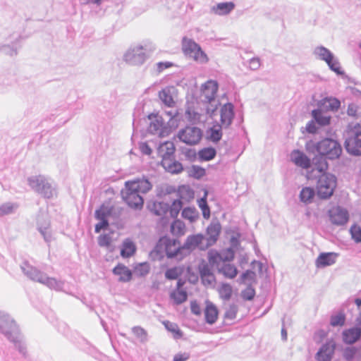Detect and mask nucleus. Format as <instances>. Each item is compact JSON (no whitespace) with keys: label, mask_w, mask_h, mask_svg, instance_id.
Returning <instances> with one entry per match:
<instances>
[{"label":"nucleus","mask_w":361,"mask_h":361,"mask_svg":"<svg viewBox=\"0 0 361 361\" xmlns=\"http://www.w3.org/2000/svg\"><path fill=\"white\" fill-rule=\"evenodd\" d=\"M255 277V273L252 271H246L242 276V279L244 281L249 280L252 281Z\"/></svg>","instance_id":"052dcab7"},{"label":"nucleus","mask_w":361,"mask_h":361,"mask_svg":"<svg viewBox=\"0 0 361 361\" xmlns=\"http://www.w3.org/2000/svg\"><path fill=\"white\" fill-rule=\"evenodd\" d=\"M340 102L335 98H324L319 103V107L325 111H336L340 107Z\"/></svg>","instance_id":"b1692460"},{"label":"nucleus","mask_w":361,"mask_h":361,"mask_svg":"<svg viewBox=\"0 0 361 361\" xmlns=\"http://www.w3.org/2000/svg\"><path fill=\"white\" fill-rule=\"evenodd\" d=\"M202 280L204 284H212V282L214 281V276L213 274L208 273H202Z\"/></svg>","instance_id":"6e6d98bb"},{"label":"nucleus","mask_w":361,"mask_h":361,"mask_svg":"<svg viewBox=\"0 0 361 361\" xmlns=\"http://www.w3.org/2000/svg\"><path fill=\"white\" fill-rule=\"evenodd\" d=\"M98 245L106 249L105 255V259L108 262L114 261L118 256H114V252L116 250V246L114 245V240L110 233L101 234L97 238Z\"/></svg>","instance_id":"6e6552de"},{"label":"nucleus","mask_w":361,"mask_h":361,"mask_svg":"<svg viewBox=\"0 0 361 361\" xmlns=\"http://www.w3.org/2000/svg\"><path fill=\"white\" fill-rule=\"evenodd\" d=\"M324 109L319 108V109L313 110L312 115L316 122L320 126H327L330 123L331 116L324 112Z\"/></svg>","instance_id":"412c9836"},{"label":"nucleus","mask_w":361,"mask_h":361,"mask_svg":"<svg viewBox=\"0 0 361 361\" xmlns=\"http://www.w3.org/2000/svg\"><path fill=\"white\" fill-rule=\"evenodd\" d=\"M149 271V265L147 262L140 263L135 266L134 273L137 276H143L147 274Z\"/></svg>","instance_id":"e433bc0d"},{"label":"nucleus","mask_w":361,"mask_h":361,"mask_svg":"<svg viewBox=\"0 0 361 361\" xmlns=\"http://www.w3.org/2000/svg\"><path fill=\"white\" fill-rule=\"evenodd\" d=\"M152 188V184L145 178L128 180L125 183V188L121 194L124 201L130 207L140 209L144 200L140 193H146Z\"/></svg>","instance_id":"f257e3e1"},{"label":"nucleus","mask_w":361,"mask_h":361,"mask_svg":"<svg viewBox=\"0 0 361 361\" xmlns=\"http://www.w3.org/2000/svg\"><path fill=\"white\" fill-rule=\"evenodd\" d=\"M163 324L165 328L173 334L176 339L180 338L183 336V332L179 329L177 324L169 321H164L163 322Z\"/></svg>","instance_id":"c85d7f7f"},{"label":"nucleus","mask_w":361,"mask_h":361,"mask_svg":"<svg viewBox=\"0 0 361 361\" xmlns=\"http://www.w3.org/2000/svg\"><path fill=\"white\" fill-rule=\"evenodd\" d=\"M111 210L106 207L102 205L98 210L96 211L95 215L97 219H106V217L110 214Z\"/></svg>","instance_id":"a18cd8bd"},{"label":"nucleus","mask_w":361,"mask_h":361,"mask_svg":"<svg viewBox=\"0 0 361 361\" xmlns=\"http://www.w3.org/2000/svg\"><path fill=\"white\" fill-rule=\"evenodd\" d=\"M218 90V83L215 80H208L202 87V97L205 102H211L216 97Z\"/></svg>","instance_id":"9b49d317"},{"label":"nucleus","mask_w":361,"mask_h":361,"mask_svg":"<svg viewBox=\"0 0 361 361\" xmlns=\"http://www.w3.org/2000/svg\"><path fill=\"white\" fill-rule=\"evenodd\" d=\"M136 252L135 244L129 238L126 239L122 244L121 255L123 258H128L133 256Z\"/></svg>","instance_id":"6ab92c4d"},{"label":"nucleus","mask_w":361,"mask_h":361,"mask_svg":"<svg viewBox=\"0 0 361 361\" xmlns=\"http://www.w3.org/2000/svg\"><path fill=\"white\" fill-rule=\"evenodd\" d=\"M306 130L310 133H315L317 127L313 121L309 122L306 126Z\"/></svg>","instance_id":"e2e57ef3"},{"label":"nucleus","mask_w":361,"mask_h":361,"mask_svg":"<svg viewBox=\"0 0 361 361\" xmlns=\"http://www.w3.org/2000/svg\"><path fill=\"white\" fill-rule=\"evenodd\" d=\"M336 343L331 340L323 345L317 353V361H331L334 353Z\"/></svg>","instance_id":"1a4fd4ad"},{"label":"nucleus","mask_w":361,"mask_h":361,"mask_svg":"<svg viewBox=\"0 0 361 361\" xmlns=\"http://www.w3.org/2000/svg\"><path fill=\"white\" fill-rule=\"evenodd\" d=\"M326 63L328 64L329 68L336 73H342V72L341 71V66L339 63L336 60H335L334 57L332 58V59H331V61H329V62Z\"/></svg>","instance_id":"603ef678"},{"label":"nucleus","mask_w":361,"mask_h":361,"mask_svg":"<svg viewBox=\"0 0 361 361\" xmlns=\"http://www.w3.org/2000/svg\"><path fill=\"white\" fill-rule=\"evenodd\" d=\"M183 273V269L178 267H175L167 269L165 272V276L168 279H176Z\"/></svg>","instance_id":"4c0bfd02"},{"label":"nucleus","mask_w":361,"mask_h":361,"mask_svg":"<svg viewBox=\"0 0 361 361\" xmlns=\"http://www.w3.org/2000/svg\"><path fill=\"white\" fill-rule=\"evenodd\" d=\"M238 307L235 305H230L226 310L224 317L226 319L232 320L236 317Z\"/></svg>","instance_id":"c03bdc74"},{"label":"nucleus","mask_w":361,"mask_h":361,"mask_svg":"<svg viewBox=\"0 0 361 361\" xmlns=\"http://www.w3.org/2000/svg\"><path fill=\"white\" fill-rule=\"evenodd\" d=\"M337 179L329 173L321 174L317 179L316 190L320 199L326 200L331 197L336 188Z\"/></svg>","instance_id":"7ed1b4c3"},{"label":"nucleus","mask_w":361,"mask_h":361,"mask_svg":"<svg viewBox=\"0 0 361 361\" xmlns=\"http://www.w3.org/2000/svg\"><path fill=\"white\" fill-rule=\"evenodd\" d=\"M357 324L360 326V329H361V312L360 313V315H359V317L357 319Z\"/></svg>","instance_id":"774afa93"},{"label":"nucleus","mask_w":361,"mask_h":361,"mask_svg":"<svg viewBox=\"0 0 361 361\" xmlns=\"http://www.w3.org/2000/svg\"><path fill=\"white\" fill-rule=\"evenodd\" d=\"M183 282L179 280L177 282V288L174 290L171 293V298L173 300L174 303L176 305L181 304L186 301L188 295L186 291L180 289V287L183 286Z\"/></svg>","instance_id":"a211bd4d"},{"label":"nucleus","mask_w":361,"mask_h":361,"mask_svg":"<svg viewBox=\"0 0 361 361\" xmlns=\"http://www.w3.org/2000/svg\"><path fill=\"white\" fill-rule=\"evenodd\" d=\"M204 236L202 234L189 235L184 245H182L184 249L192 250L198 246L203 240Z\"/></svg>","instance_id":"a878e982"},{"label":"nucleus","mask_w":361,"mask_h":361,"mask_svg":"<svg viewBox=\"0 0 361 361\" xmlns=\"http://www.w3.org/2000/svg\"><path fill=\"white\" fill-rule=\"evenodd\" d=\"M355 304L357 305V307H360L361 306V299L360 298H357L355 300Z\"/></svg>","instance_id":"338daca9"},{"label":"nucleus","mask_w":361,"mask_h":361,"mask_svg":"<svg viewBox=\"0 0 361 361\" xmlns=\"http://www.w3.org/2000/svg\"><path fill=\"white\" fill-rule=\"evenodd\" d=\"M220 113L222 126L224 128L228 127L234 116L233 105L230 103L224 104L221 107Z\"/></svg>","instance_id":"4468645a"},{"label":"nucleus","mask_w":361,"mask_h":361,"mask_svg":"<svg viewBox=\"0 0 361 361\" xmlns=\"http://www.w3.org/2000/svg\"><path fill=\"white\" fill-rule=\"evenodd\" d=\"M140 149L143 154H147V155L151 154V153L152 152V149L149 147V146L146 142L141 143L140 145Z\"/></svg>","instance_id":"680f3d73"},{"label":"nucleus","mask_w":361,"mask_h":361,"mask_svg":"<svg viewBox=\"0 0 361 361\" xmlns=\"http://www.w3.org/2000/svg\"><path fill=\"white\" fill-rule=\"evenodd\" d=\"M222 125L215 124L208 130V138L213 142H219L222 137Z\"/></svg>","instance_id":"cd10ccee"},{"label":"nucleus","mask_w":361,"mask_h":361,"mask_svg":"<svg viewBox=\"0 0 361 361\" xmlns=\"http://www.w3.org/2000/svg\"><path fill=\"white\" fill-rule=\"evenodd\" d=\"M172 66H173V63L169 61L159 62L157 63V71L158 73H160L164 70L171 68Z\"/></svg>","instance_id":"864d4df0"},{"label":"nucleus","mask_w":361,"mask_h":361,"mask_svg":"<svg viewBox=\"0 0 361 361\" xmlns=\"http://www.w3.org/2000/svg\"><path fill=\"white\" fill-rule=\"evenodd\" d=\"M100 221L99 223L97 224L95 226V232L99 233L101 230L106 229L109 226V222L106 219H99Z\"/></svg>","instance_id":"5fc2aeb1"},{"label":"nucleus","mask_w":361,"mask_h":361,"mask_svg":"<svg viewBox=\"0 0 361 361\" xmlns=\"http://www.w3.org/2000/svg\"><path fill=\"white\" fill-rule=\"evenodd\" d=\"M171 233L173 235H183L185 233V224L179 220H175L171 225Z\"/></svg>","instance_id":"c756f323"},{"label":"nucleus","mask_w":361,"mask_h":361,"mask_svg":"<svg viewBox=\"0 0 361 361\" xmlns=\"http://www.w3.org/2000/svg\"><path fill=\"white\" fill-rule=\"evenodd\" d=\"M345 317L343 313H338L331 317V325L333 326H343L345 323Z\"/></svg>","instance_id":"ea45409f"},{"label":"nucleus","mask_w":361,"mask_h":361,"mask_svg":"<svg viewBox=\"0 0 361 361\" xmlns=\"http://www.w3.org/2000/svg\"><path fill=\"white\" fill-rule=\"evenodd\" d=\"M178 192L180 193V197L181 200L184 199V197L183 196V194L184 192L188 194L189 199L193 198V192L189 188H186L185 186L181 187L179 189Z\"/></svg>","instance_id":"13d9d810"},{"label":"nucleus","mask_w":361,"mask_h":361,"mask_svg":"<svg viewBox=\"0 0 361 361\" xmlns=\"http://www.w3.org/2000/svg\"><path fill=\"white\" fill-rule=\"evenodd\" d=\"M290 160L296 166L307 169L311 166V160L302 152L295 149L290 154Z\"/></svg>","instance_id":"f8f14e48"},{"label":"nucleus","mask_w":361,"mask_h":361,"mask_svg":"<svg viewBox=\"0 0 361 361\" xmlns=\"http://www.w3.org/2000/svg\"><path fill=\"white\" fill-rule=\"evenodd\" d=\"M315 53L318 55L320 59L324 61L326 63L329 62V61H331L334 57L330 51L323 47H317L315 50Z\"/></svg>","instance_id":"f704fd0d"},{"label":"nucleus","mask_w":361,"mask_h":361,"mask_svg":"<svg viewBox=\"0 0 361 361\" xmlns=\"http://www.w3.org/2000/svg\"><path fill=\"white\" fill-rule=\"evenodd\" d=\"M189 357L187 355H176L173 361H185Z\"/></svg>","instance_id":"69168bd1"},{"label":"nucleus","mask_w":361,"mask_h":361,"mask_svg":"<svg viewBox=\"0 0 361 361\" xmlns=\"http://www.w3.org/2000/svg\"><path fill=\"white\" fill-rule=\"evenodd\" d=\"M345 146L350 154L361 155V125L360 123L348 125Z\"/></svg>","instance_id":"f03ea898"},{"label":"nucleus","mask_w":361,"mask_h":361,"mask_svg":"<svg viewBox=\"0 0 361 361\" xmlns=\"http://www.w3.org/2000/svg\"><path fill=\"white\" fill-rule=\"evenodd\" d=\"M190 309L191 312L196 314V315H200L201 314V308L199 304L196 301H192L190 303Z\"/></svg>","instance_id":"bf43d9fd"},{"label":"nucleus","mask_w":361,"mask_h":361,"mask_svg":"<svg viewBox=\"0 0 361 361\" xmlns=\"http://www.w3.org/2000/svg\"><path fill=\"white\" fill-rule=\"evenodd\" d=\"M182 216L190 222H194L199 218V214L195 208L187 207L183 210Z\"/></svg>","instance_id":"72a5a7b5"},{"label":"nucleus","mask_w":361,"mask_h":361,"mask_svg":"<svg viewBox=\"0 0 361 361\" xmlns=\"http://www.w3.org/2000/svg\"><path fill=\"white\" fill-rule=\"evenodd\" d=\"M218 310L212 302H207L204 310V317L207 323L214 324L218 319Z\"/></svg>","instance_id":"aec40b11"},{"label":"nucleus","mask_w":361,"mask_h":361,"mask_svg":"<svg viewBox=\"0 0 361 361\" xmlns=\"http://www.w3.org/2000/svg\"><path fill=\"white\" fill-rule=\"evenodd\" d=\"M329 217L334 224L343 225L348 220V214L346 210L339 207H333L329 210Z\"/></svg>","instance_id":"9d476101"},{"label":"nucleus","mask_w":361,"mask_h":361,"mask_svg":"<svg viewBox=\"0 0 361 361\" xmlns=\"http://www.w3.org/2000/svg\"><path fill=\"white\" fill-rule=\"evenodd\" d=\"M154 213L157 216H161L165 213L166 207L161 202L154 203Z\"/></svg>","instance_id":"3c124183"},{"label":"nucleus","mask_w":361,"mask_h":361,"mask_svg":"<svg viewBox=\"0 0 361 361\" xmlns=\"http://www.w3.org/2000/svg\"><path fill=\"white\" fill-rule=\"evenodd\" d=\"M208 261L212 266H218L222 262L220 253L216 251H210L208 255Z\"/></svg>","instance_id":"58836bf2"},{"label":"nucleus","mask_w":361,"mask_h":361,"mask_svg":"<svg viewBox=\"0 0 361 361\" xmlns=\"http://www.w3.org/2000/svg\"><path fill=\"white\" fill-rule=\"evenodd\" d=\"M166 147V154L163 155L164 157H172L173 154L175 152V147L173 142H166L162 146L161 148Z\"/></svg>","instance_id":"09e8293b"},{"label":"nucleus","mask_w":361,"mask_h":361,"mask_svg":"<svg viewBox=\"0 0 361 361\" xmlns=\"http://www.w3.org/2000/svg\"><path fill=\"white\" fill-rule=\"evenodd\" d=\"M350 234L353 239L357 243H361V227L353 225L350 228Z\"/></svg>","instance_id":"37998d69"},{"label":"nucleus","mask_w":361,"mask_h":361,"mask_svg":"<svg viewBox=\"0 0 361 361\" xmlns=\"http://www.w3.org/2000/svg\"><path fill=\"white\" fill-rule=\"evenodd\" d=\"M182 51L185 55L192 58L197 62L204 63L209 61L208 56L200 45L186 37L182 39Z\"/></svg>","instance_id":"423d86ee"},{"label":"nucleus","mask_w":361,"mask_h":361,"mask_svg":"<svg viewBox=\"0 0 361 361\" xmlns=\"http://www.w3.org/2000/svg\"><path fill=\"white\" fill-rule=\"evenodd\" d=\"M216 154V149L213 147H205L200 149L198 152V156L202 161L212 160L215 157Z\"/></svg>","instance_id":"7c9ffc66"},{"label":"nucleus","mask_w":361,"mask_h":361,"mask_svg":"<svg viewBox=\"0 0 361 361\" xmlns=\"http://www.w3.org/2000/svg\"><path fill=\"white\" fill-rule=\"evenodd\" d=\"M261 63L259 58H252L249 61V67L252 70H257L260 67Z\"/></svg>","instance_id":"4d7b16f0"},{"label":"nucleus","mask_w":361,"mask_h":361,"mask_svg":"<svg viewBox=\"0 0 361 361\" xmlns=\"http://www.w3.org/2000/svg\"><path fill=\"white\" fill-rule=\"evenodd\" d=\"M316 152L329 159H338L342 153L341 145L335 140L325 138L314 145Z\"/></svg>","instance_id":"20e7f679"},{"label":"nucleus","mask_w":361,"mask_h":361,"mask_svg":"<svg viewBox=\"0 0 361 361\" xmlns=\"http://www.w3.org/2000/svg\"><path fill=\"white\" fill-rule=\"evenodd\" d=\"M234 8L235 4L233 2H224L214 6L212 11L216 15L222 16L229 13Z\"/></svg>","instance_id":"393cba45"},{"label":"nucleus","mask_w":361,"mask_h":361,"mask_svg":"<svg viewBox=\"0 0 361 361\" xmlns=\"http://www.w3.org/2000/svg\"><path fill=\"white\" fill-rule=\"evenodd\" d=\"M241 295L244 300H251L255 298V290L251 286H248L242 291Z\"/></svg>","instance_id":"de8ad7c7"},{"label":"nucleus","mask_w":361,"mask_h":361,"mask_svg":"<svg viewBox=\"0 0 361 361\" xmlns=\"http://www.w3.org/2000/svg\"><path fill=\"white\" fill-rule=\"evenodd\" d=\"M114 274L119 277L122 282L130 281L132 279V271L124 264H118L113 269Z\"/></svg>","instance_id":"f3484780"},{"label":"nucleus","mask_w":361,"mask_h":361,"mask_svg":"<svg viewBox=\"0 0 361 361\" xmlns=\"http://www.w3.org/2000/svg\"><path fill=\"white\" fill-rule=\"evenodd\" d=\"M176 89L173 86H169L164 88L159 92V97L163 103L169 107H172L175 105V101L173 98V94Z\"/></svg>","instance_id":"dca6fc26"},{"label":"nucleus","mask_w":361,"mask_h":361,"mask_svg":"<svg viewBox=\"0 0 361 361\" xmlns=\"http://www.w3.org/2000/svg\"><path fill=\"white\" fill-rule=\"evenodd\" d=\"M182 204L183 203L181 200H176L173 202L172 205L173 208H171L170 212L172 216L176 217L178 215L179 210L182 207Z\"/></svg>","instance_id":"8fccbe9b"},{"label":"nucleus","mask_w":361,"mask_h":361,"mask_svg":"<svg viewBox=\"0 0 361 361\" xmlns=\"http://www.w3.org/2000/svg\"><path fill=\"white\" fill-rule=\"evenodd\" d=\"M222 262H231L232 261L235 257V253L234 251L231 248H227L224 250L220 253Z\"/></svg>","instance_id":"a19ab883"},{"label":"nucleus","mask_w":361,"mask_h":361,"mask_svg":"<svg viewBox=\"0 0 361 361\" xmlns=\"http://www.w3.org/2000/svg\"><path fill=\"white\" fill-rule=\"evenodd\" d=\"M193 171L197 177H202L205 175V170L198 166H194Z\"/></svg>","instance_id":"0e129e2a"},{"label":"nucleus","mask_w":361,"mask_h":361,"mask_svg":"<svg viewBox=\"0 0 361 361\" xmlns=\"http://www.w3.org/2000/svg\"><path fill=\"white\" fill-rule=\"evenodd\" d=\"M219 272L222 273L225 277L228 279H233L238 274L236 267L230 264L224 265L221 269H219Z\"/></svg>","instance_id":"2f4dec72"},{"label":"nucleus","mask_w":361,"mask_h":361,"mask_svg":"<svg viewBox=\"0 0 361 361\" xmlns=\"http://www.w3.org/2000/svg\"><path fill=\"white\" fill-rule=\"evenodd\" d=\"M29 275L30 278L34 281H39L40 283H44L46 281L44 276L35 269H32Z\"/></svg>","instance_id":"49530a36"},{"label":"nucleus","mask_w":361,"mask_h":361,"mask_svg":"<svg viewBox=\"0 0 361 361\" xmlns=\"http://www.w3.org/2000/svg\"><path fill=\"white\" fill-rule=\"evenodd\" d=\"M338 254L335 252H322L319 254L315 261L317 268L325 267L335 264Z\"/></svg>","instance_id":"ddd939ff"},{"label":"nucleus","mask_w":361,"mask_h":361,"mask_svg":"<svg viewBox=\"0 0 361 361\" xmlns=\"http://www.w3.org/2000/svg\"><path fill=\"white\" fill-rule=\"evenodd\" d=\"M199 207L202 209V215L204 219H208L210 217V209L207 205L206 198H202L199 201Z\"/></svg>","instance_id":"79ce46f5"},{"label":"nucleus","mask_w":361,"mask_h":361,"mask_svg":"<svg viewBox=\"0 0 361 361\" xmlns=\"http://www.w3.org/2000/svg\"><path fill=\"white\" fill-rule=\"evenodd\" d=\"M156 250L158 252L166 253L168 258H173L182 253L183 247L178 240L163 236L159 240Z\"/></svg>","instance_id":"39448f33"},{"label":"nucleus","mask_w":361,"mask_h":361,"mask_svg":"<svg viewBox=\"0 0 361 361\" xmlns=\"http://www.w3.org/2000/svg\"><path fill=\"white\" fill-rule=\"evenodd\" d=\"M361 329L359 328H352L345 331L343 333V341L348 344L355 343L360 337Z\"/></svg>","instance_id":"4be33fe9"},{"label":"nucleus","mask_w":361,"mask_h":361,"mask_svg":"<svg viewBox=\"0 0 361 361\" xmlns=\"http://www.w3.org/2000/svg\"><path fill=\"white\" fill-rule=\"evenodd\" d=\"M161 164L167 171L171 173H179L183 170V166L180 162L173 160L169 157H164Z\"/></svg>","instance_id":"2eb2a0df"},{"label":"nucleus","mask_w":361,"mask_h":361,"mask_svg":"<svg viewBox=\"0 0 361 361\" xmlns=\"http://www.w3.org/2000/svg\"><path fill=\"white\" fill-rule=\"evenodd\" d=\"M323 157H324L321 156L319 158H315V161L314 164V170L317 171L321 174L326 173V171L329 168L327 161Z\"/></svg>","instance_id":"473e14b6"},{"label":"nucleus","mask_w":361,"mask_h":361,"mask_svg":"<svg viewBox=\"0 0 361 361\" xmlns=\"http://www.w3.org/2000/svg\"><path fill=\"white\" fill-rule=\"evenodd\" d=\"M219 294L223 300H229L232 295V288L229 284L224 283L218 289Z\"/></svg>","instance_id":"c9c22d12"},{"label":"nucleus","mask_w":361,"mask_h":361,"mask_svg":"<svg viewBox=\"0 0 361 361\" xmlns=\"http://www.w3.org/2000/svg\"><path fill=\"white\" fill-rule=\"evenodd\" d=\"M221 233V226L219 224H210L207 230V234L208 235V243L209 245L215 243Z\"/></svg>","instance_id":"5701e85b"},{"label":"nucleus","mask_w":361,"mask_h":361,"mask_svg":"<svg viewBox=\"0 0 361 361\" xmlns=\"http://www.w3.org/2000/svg\"><path fill=\"white\" fill-rule=\"evenodd\" d=\"M315 195V192L313 188L305 187L300 192V200L305 204H310L312 202Z\"/></svg>","instance_id":"bb28decb"},{"label":"nucleus","mask_w":361,"mask_h":361,"mask_svg":"<svg viewBox=\"0 0 361 361\" xmlns=\"http://www.w3.org/2000/svg\"><path fill=\"white\" fill-rule=\"evenodd\" d=\"M178 138L189 145H197L202 137V130L197 127L187 126L178 133Z\"/></svg>","instance_id":"0eeeda50"}]
</instances>
